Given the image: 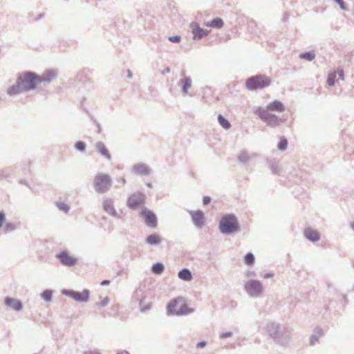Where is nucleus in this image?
Returning a JSON list of instances; mask_svg holds the SVG:
<instances>
[{
	"instance_id": "f257e3e1",
	"label": "nucleus",
	"mask_w": 354,
	"mask_h": 354,
	"mask_svg": "<svg viewBox=\"0 0 354 354\" xmlns=\"http://www.w3.org/2000/svg\"><path fill=\"white\" fill-rule=\"evenodd\" d=\"M285 110V106L282 102L278 100H275L271 103H270L267 106L266 109H259L257 111V113L258 116L264 122H266L268 125L272 127H275L279 125V118L270 113V111H276V112H283Z\"/></svg>"
},
{
	"instance_id": "f03ea898",
	"label": "nucleus",
	"mask_w": 354,
	"mask_h": 354,
	"mask_svg": "<svg viewBox=\"0 0 354 354\" xmlns=\"http://www.w3.org/2000/svg\"><path fill=\"white\" fill-rule=\"evenodd\" d=\"M169 315H186L190 313L192 310L189 309L182 297L172 299L169 301L167 307Z\"/></svg>"
},
{
	"instance_id": "7ed1b4c3",
	"label": "nucleus",
	"mask_w": 354,
	"mask_h": 354,
	"mask_svg": "<svg viewBox=\"0 0 354 354\" xmlns=\"http://www.w3.org/2000/svg\"><path fill=\"white\" fill-rule=\"evenodd\" d=\"M219 228L221 232L224 234L234 232L239 228L238 221L234 215H226L221 218Z\"/></svg>"
},
{
	"instance_id": "20e7f679",
	"label": "nucleus",
	"mask_w": 354,
	"mask_h": 354,
	"mask_svg": "<svg viewBox=\"0 0 354 354\" xmlns=\"http://www.w3.org/2000/svg\"><path fill=\"white\" fill-rule=\"evenodd\" d=\"M17 81L22 86V88L26 91L33 89L37 84L40 82L41 80L35 73L28 72L19 76Z\"/></svg>"
},
{
	"instance_id": "39448f33",
	"label": "nucleus",
	"mask_w": 354,
	"mask_h": 354,
	"mask_svg": "<svg viewBox=\"0 0 354 354\" xmlns=\"http://www.w3.org/2000/svg\"><path fill=\"white\" fill-rule=\"evenodd\" d=\"M271 83L269 77L263 75H258L250 77L246 81V86L249 90L261 89L268 86Z\"/></svg>"
},
{
	"instance_id": "423d86ee",
	"label": "nucleus",
	"mask_w": 354,
	"mask_h": 354,
	"mask_svg": "<svg viewBox=\"0 0 354 354\" xmlns=\"http://www.w3.org/2000/svg\"><path fill=\"white\" fill-rule=\"evenodd\" d=\"M93 185L97 192L104 193L111 187V179L108 174H98L94 178Z\"/></svg>"
},
{
	"instance_id": "0eeeda50",
	"label": "nucleus",
	"mask_w": 354,
	"mask_h": 354,
	"mask_svg": "<svg viewBox=\"0 0 354 354\" xmlns=\"http://www.w3.org/2000/svg\"><path fill=\"white\" fill-rule=\"evenodd\" d=\"M245 288L247 292L252 297L259 295L263 290L261 283L254 280L248 281L245 285Z\"/></svg>"
},
{
	"instance_id": "6e6552de",
	"label": "nucleus",
	"mask_w": 354,
	"mask_h": 354,
	"mask_svg": "<svg viewBox=\"0 0 354 354\" xmlns=\"http://www.w3.org/2000/svg\"><path fill=\"white\" fill-rule=\"evenodd\" d=\"M145 202V196L141 193L132 194L127 201L128 206L131 209H136Z\"/></svg>"
},
{
	"instance_id": "1a4fd4ad",
	"label": "nucleus",
	"mask_w": 354,
	"mask_h": 354,
	"mask_svg": "<svg viewBox=\"0 0 354 354\" xmlns=\"http://www.w3.org/2000/svg\"><path fill=\"white\" fill-rule=\"evenodd\" d=\"M141 215L144 217L147 225L151 227H156L157 218L155 214L145 208L142 210Z\"/></svg>"
},
{
	"instance_id": "9d476101",
	"label": "nucleus",
	"mask_w": 354,
	"mask_h": 354,
	"mask_svg": "<svg viewBox=\"0 0 354 354\" xmlns=\"http://www.w3.org/2000/svg\"><path fill=\"white\" fill-rule=\"evenodd\" d=\"M57 257L60 259L61 263L66 266H72L77 263V259L66 252H60L57 254Z\"/></svg>"
},
{
	"instance_id": "9b49d317",
	"label": "nucleus",
	"mask_w": 354,
	"mask_h": 354,
	"mask_svg": "<svg viewBox=\"0 0 354 354\" xmlns=\"http://www.w3.org/2000/svg\"><path fill=\"white\" fill-rule=\"evenodd\" d=\"M6 221V214L3 211H0V229L3 228L5 232H10L16 229V225L12 223H7L4 225Z\"/></svg>"
},
{
	"instance_id": "f8f14e48",
	"label": "nucleus",
	"mask_w": 354,
	"mask_h": 354,
	"mask_svg": "<svg viewBox=\"0 0 354 354\" xmlns=\"http://www.w3.org/2000/svg\"><path fill=\"white\" fill-rule=\"evenodd\" d=\"M68 295L77 301H87L89 299V291L84 290L82 292L71 291Z\"/></svg>"
},
{
	"instance_id": "ddd939ff",
	"label": "nucleus",
	"mask_w": 354,
	"mask_h": 354,
	"mask_svg": "<svg viewBox=\"0 0 354 354\" xmlns=\"http://www.w3.org/2000/svg\"><path fill=\"white\" fill-rule=\"evenodd\" d=\"M192 220L198 227H201L204 223V215L201 211L191 212Z\"/></svg>"
},
{
	"instance_id": "4468645a",
	"label": "nucleus",
	"mask_w": 354,
	"mask_h": 354,
	"mask_svg": "<svg viewBox=\"0 0 354 354\" xmlns=\"http://www.w3.org/2000/svg\"><path fill=\"white\" fill-rule=\"evenodd\" d=\"M95 147H96L97 151L101 155H102L105 158H106L107 160H111V153H109V149H107V147L103 142H97L95 145Z\"/></svg>"
},
{
	"instance_id": "2eb2a0df",
	"label": "nucleus",
	"mask_w": 354,
	"mask_h": 354,
	"mask_svg": "<svg viewBox=\"0 0 354 354\" xmlns=\"http://www.w3.org/2000/svg\"><path fill=\"white\" fill-rule=\"evenodd\" d=\"M5 304L17 311L22 308V304L19 300L8 297H6Z\"/></svg>"
},
{
	"instance_id": "dca6fc26",
	"label": "nucleus",
	"mask_w": 354,
	"mask_h": 354,
	"mask_svg": "<svg viewBox=\"0 0 354 354\" xmlns=\"http://www.w3.org/2000/svg\"><path fill=\"white\" fill-rule=\"evenodd\" d=\"M304 235L308 239L312 241H317L320 237L319 232L311 228H306L304 230Z\"/></svg>"
},
{
	"instance_id": "f3484780",
	"label": "nucleus",
	"mask_w": 354,
	"mask_h": 354,
	"mask_svg": "<svg viewBox=\"0 0 354 354\" xmlns=\"http://www.w3.org/2000/svg\"><path fill=\"white\" fill-rule=\"evenodd\" d=\"M192 32L194 34V39H201L208 34V31L201 28L197 24L192 26Z\"/></svg>"
},
{
	"instance_id": "a211bd4d",
	"label": "nucleus",
	"mask_w": 354,
	"mask_h": 354,
	"mask_svg": "<svg viewBox=\"0 0 354 354\" xmlns=\"http://www.w3.org/2000/svg\"><path fill=\"white\" fill-rule=\"evenodd\" d=\"M134 171L139 175H147L150 172L148 167L144 164H138L133 167Z\"/></svg>"
},
{
	"instance_id": "6ab92c4d",
	"label": "nucleus",
	"mask_w": 354,
	"mask_h": 354,
	"mask_svg": "<svg viewBox=\"0 0 354 354\" xmlns=\"http://www.w3.org/2000/svg\"><path fill=\"white\" fill-rule=\"evenodd\" d=\"M23 91H25L19 82L17 80L16 84L12 86L8 89V93L10 95H17Z\"/></svg>"
},
{
	"instance_id": "aec40b11",
	"label": "nucleus",
	"mask_w": 354,
	"mask_h": 354,
	"mask_svg": "<svg viewBox=\"0 0 354 354\" xmlns=\"http://www.w3.org/2000/svg\"><path fill=\"white\" fill-rule=\"evenodd\" d=\"M207 27L221 28L223 26V21L221 18H215L209 22L205 24Z\"/></svg>"
},
{
	"instance_id": "412c9836",
	"label": "nucleus",
	"mask_w": 354,
	"mask_h": 354,
	"mask_svg": "<svg viewBox=\"0 0 354 354\" xmlns=\"http://www.w3.org/2000/svg\"><path fill=\"white\" fill-rule=\"evenodd\" d=\"M178 277L184 281H191L192 279V273L187 269H183L178 272Z\"/></svg>"
},
{
	"instance_id": "4be33fe9",
	"label": "nucleus",
	"mask_w": 354,
	"mask_h": 354,
	"mask_svg": "<svg viewBox=\"0 0 354 354\" xmlns=\"http://www.w3.org/2000/svg\"><path fill=\"white\" fill-rule=\"evenodd\" d=\"M104 209L106 212H108L110 214L114 215L115 214V211L114 209L113 203L110 201H104Z\"/></svg>"
},
{
	"instance_id": "5701e85b",
	"label": "nucleus",
	"mask_w": 354,
	"mask_h": 354,
	"mask_svg": "<svg viewBox=\"0 0 354 354\" xmlns=\"http://www.w3.org/2000/svg\"><path fill=\"white\" fill-rule=\"evenodd\" d=\"M164 270V266L160 263H155L152 267V272L156 274H161Z\"/></svg>"
},
{
	"instance_id": "b1692460",
	"label": "nucleus",
	"mask_w": 354,
	"mask_h": 354,
	"mask_svg": "<svg viewBox=\"0 0 354 354\" xmlns=\"http://www.w3.org/2000/svg\"><path fill=\"white\" fill-rule=\"evenodd\" d=\"M183 90L185 93H187L188 89L191 87L192 80L189 77H185L182 80Z\"/></svg>"
},
{
	"instance_id": "393cba45",
	"label": "nucleus",
	"mask_w": 354,
	"mask_h": 354,
	"mask_svg": "<svg viewBox=\"0 0 354 354\" xmlns=\"http://www.w3.org/2000/svg\"><path fill=\"white\" fill-rule=\"evenodd\" d=\"M218 120L220 123V124L225 129H228L230 128L231 125L230 123L224 118L221 115H219L218 116Z\"/></svg>"
},
{
	"instance_id": "a878e982",
	"label": "nucleus",
	"mask_w": 354,
	"mask_h": 354,
	"mask_svg": "<svg viewBox=\"0 0 354 354\" xmlns=\"http://www.w3.org/2000/svg\"><path fill=\"white\" fill-rule=\"evenodd\" d=\"M160 239L156 234H151L147 237V243L149 244H157L160 242Z\"/></svg>"
},
{
	"instance_id": "bb28decb",
	"label": "nucleus",
	"mask_w": 354,
	"mask_h": 354,
	"mask_svg": "<svg viewBox=\"0 0 354 354\" xmlns=\"http://www.w3.org/2000/svg\"><path fill=\"white\" fill-rule=\"evenodd\" d=\"M109 301H110L109 297H106L102 299L97 303H96L95 306H96V307L98 309H100V308H102L103 307L106 306L109 304Z\"/></svg>"
},
{
	"instance_id": "cd10ccee",
	"label": "nucleus",
	"mask_w": 354,
	"mask_h": 354,
	"mask_svg": "<svg viewBox=\"0 0 354 354\" xmlns=\"http://www.w3.org/2000/svg\"><path fill=\"white\" fill-rule=\"evenodd\" d=\"M151 304L150 302H145L144 299L140 301V307L142 312H145L150 309Z\"/></svg>"
},
{
	"instance_id": "c85d7f7f",
	"label": "nucleus",
	"mask_w": 354,
	"mask_h": 354,
	"mask_svg": "<svg viewBox=\"0 0 354 354\" xmlns=\"http://www.w3.org/2000/svg\"><path fill=\"white\" fill-rule=\"evenodd\" d=\"M299 57L301 59H305L308 61H312L315 58V55L313 52H308V53H301L299 55Z\"/></svg>"
},
{
	"instance_id": "c756f323",
	"label": "nucleus",
	"mask_w": 354,
	"mask_h": 354,
	"mask_svg": "<svg viewBox=\"0 0 354 354\" xmlns=\"http://www.w3.org/2000/svg\"><path fill=\"white\" fill-rule=\"evenodd\" d=\"M254 255L252 253H248L245 256V263L248 265L251 266L254 263Z\"/></svg>"
},
{
	"instance_id": "7c9ffc66",
	"label": "nucleus",
	"mask_w": 354,
	"mask_h": 354,
	"mask_svg": "<svg viewBox=\"0 0 354 354\" xmlns=\"http://www.w3.org/2000/svg\"><path fill=\"white\" fill-rule=\"evenodd\" d=\"M335 77H336V73L335 72H333V73H330L328 76V79H327V83L329 86H333L335 84Z\"/></svg>"
},
{
	"instance_id": "2f4dec72",
	"label": "nucleus",
	"mask_w": 354,
	"mask_h": 354,
	"mask_svg": "<svg viewBox=\"0 0 354 354\" xmlns=\"http://www.w3.org/2000/svg\"><path fill=\"white\" fill-rule=\"evenodd\" d=\"M41 297L47 301H49L51 300L52 298V291L49 290H46L44 291L41 294Z\"/></svg>"
},
{
	"instance_id": "473e14b6",
	"label": "nucleus",
	"mask_w": 354,
	"mask_h": 354,
	"mask_svg": "<svg viewBox=\"0 0 354 354\" xmlns=\"http://www.w3.org/2000/svg\"><path fill=\"white\" fill-rule=\"evenodd\" d=\"M288 145V141L286 138H281L279 144H278V148L280 150H285Z\"/></svg>"
},
{
	"instance_id": "72a5a7b5",
	"label": "nucleus",
	"mask_w": 354,
	"mask_h": 354,
	"mask_svg": "<svg viewBox=\"0 0 354 354\" xmlns=\"http://www.w3.org/2000/svg\"><path fill=\"white\" fill-rule=\"evenodd\" d=\"M75 148L77 150L84 151L86 148V145L83 142L79 141V142H76Z\"/></svg>"
},
{
	"instance_id": "f704fd0d",
	"label": "nucleus",
	"mask_w": 354,
	"mask_h": 354,
	"mask_svg": "<svg viewBox=\"0 0 354 354\" xmlns=\"http://www.w3.org/2000/svg\"><path fill=\"white\" fill-rule=\"evenodd\" d=\"M57 207H59V209L60 210H62V211H64L65 212H67L68 211V209H69L68 206L66 204H65L64 203H58L57 204Z\"/></svg>"
},
{
	"instance_id": "c9c22d12",
	"label": "nucleus",
	"mask_w": 354,
	"mask_h": 354,
	"mask_svg": "<svg viewBox=\"0 0 354 354\" xmlns=\"http://www.w3.org/2000/svg\"><path fill=\"white\" fill-rule=\"evenodd\" d=\"M239 159L242 162H245L249 159V156L246 153H243L239 156Z\"/></svg>"
},
{
	"instance_id": "e433bc0d",
	"label": "nucleus",
	"mask_w": 354,
	"mask_h": 354,
	"mask_svg": "<svg viewBox=\"0 0 354 354\" xmlns=\"http://www.w3.org/2000/svg\"><path fill=\"white\" fill-rule=\"evenodd\" d=\"M169 39L171 42H179L180 40V37L179 36H172L170 37Z\"/></svg>"
},
{
	"instance_id": "4c0bfd02",
	"label": "nucleus",
	"mask_w": 354,
	"mask_h": 354,
	"mask_svg": "<svg viewBox=\"0 0 354 354\" xmlns=\"http://www.w3.org/2000/svg\"><path fill=\"white\" fill-rule=\"evenodd\" d=\"M211 198L209 196H204L203 198V203L205 205L209 204Z\"/></svg>"
},
{
	"instance_id": "58836bf2",
	"label": "nucleus",
	"mask_w": 354,
	"mask_h": 354,
	"mask_svg": "<svg viewBox=\"0 0 354 354\" xmlns=\"http://www.w3.org/2000/svg\"><path fill=\"white\" fill-rule=\"evenodd\" d=\"M231 335H232V333L227 332V333H222L220 337L221 338H225V337H230Z\"/></svg>"
},
{
	"instance_id": "ea45409f",
	"label": "nucleus",
	"mask_w": 354,
	"mask_h": 354,
	"mask_svg": "<svg viewBox=\"0 0 354 354\" xmlns=\"http://www.w3.org/2000/svg\"><path fill=\"white\" fill-rule=\"evenodd\" d=\"M338 74H339V78L343 80H344V75L343 69H339L338 70Z\"/></svg>"
},
{
	"instance_id": "a19ab883",
	"label": "nucleus",
	"mask_w": 354,
	"mask_h": 354,
	"mask_svg": "<svg viewBox=\"0 0 354 354\" xmlns=\"http://www.w3.org/2000/svg\"><path fill=\"white\" fill-rule=\"evenodd\" d=\"M206 346V342H198L196 345V347L197 348H203Z\"/></svg>"
},
{
	"instance_id": "79ce46f5",
	"label": "nucleus",
	"mask_w": 354,
	"mask_h": 354,
	"mask_svg": "<svg viewBox=\"0 0 354 354\" xmlns=\"http://www.w3.org/2000/svg\"><path fill=\"white\" fill-rule=\"evenodd\" d=\"M109 283H110V281H108V280H104V281H102L101 285H102V286L108 285V284H109Z\"/></svg>"
},
{
	"instance_id": "37998d69",
	"label": "nucleus",
	"mask_w": 354,
	"mask_h": 354,
	"mask_svg": "<svg viewBox=\"0 0 354 354\" xmlns=\"http://www.w3.org/2000/svg\"><path fill=\"white\" fill-rule=\"evenodd\" d=\"M335 1H336L337 2H338V3L340 4V6H341V7H342V8H343L344 2H343V1H342V0H335Z\"/></svg>"
},
{
	"instance_id": "c03bdc74",
	"label": "nucleus",
	"mask_w": 354,
	"mask_h": 354,
	"mask_svg": "<svg viewBox=\"0 0 354 354\" xmlns=\"http://www.w3.org/2000/svg\"><path fill=\"white\" fill-rule=\"evenodd\" d=\"M120 180H121L122 183H123V184L126 183V180H125V179L124 178H121Z\"/></svg>"
},
{
	"instance_id": "a18cd8bd",
	"label": "nucleus",
	"mask_w": 354,
	"mask_h": 354,
	"mask_svg": "<svg viewBox=\"0 0 354 354\" xmlns=\"http://www.w3.org/2000/svg\"><path fill=\"white\" fill-rule=\"evenodd\" d=\"M351 227L354 230V222L351 224Z\"/></svg>"
}]
</instances>
